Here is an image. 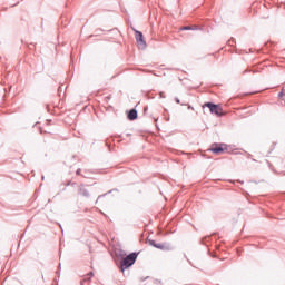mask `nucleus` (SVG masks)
I'll list each match as a JSON object with an SVG mask.
<instances>
[{"label": "nucleus", "instance_id": "7ed1b4c3", "mask_svg": "<svg viewBox=\"0 0 285 285\" xmlns=\"http://www.w3.org/2000/svg\"><path fill=\"white\" fill-rule=\"evenodd\" d=\"M210 150L215 155H224V153H228V145H226V144H215V145H212Z\"/></svg>", "mask_w": 285, "mask_h": 285}, {"label": "nucleus", "instance_id": "9d476101", "mask_svg": "<svg viewBox=\"0 0 285 285\" xmlns=\"http://www.w3.org/2000/svg\"><path fill=\"white\" fill-rule=\"evenodd\" d=\"M189 110H195V108H193L191 106L188 107Z\"/></svg>", "mask_w": 285, "mask_h": 285}, {"label": "nucleus", "instance_id": "6e6552de", "mask_svg": "<svg viewBox=\"0 0 285 285\" xmlns=\"http://www.w3.org/2000/svg\"><path fill=\"white\" fill-rule=\"evenodd\" d=\"M179 30H180V31H181V30H191V28H190V27H180Z\"/></svg>", "mask_w": 285, "mask_h": 285}, {"label": "nucleus", "instance_id": "1a4fd4ad", "mask_svg": "<svg viewBox=\"0 0 285 285\" xmlns=\"http://www.w3.org/2000/svg\"><path fill=\"white\" fill-rule=\"evenodd\" d=\"M284 96V91H281L278 97H283Z\"/></svg>", "mask_w": 285, "mask_h": 285}, {"label": "nucleus", "instance_id": "9b49d317", "mask_svg": "<svg viewBox=\"0 0 285 285\" xmlns=\"http://www.w3.org/2000/svg\"><path fill=\"white\" fill-rule=\"evenodd\" d=\"M80 173H81V169H78V170H77V175H80Z\"/></svg>", "mask_w": 285, "mask_h": 285}, {"label": "nucleus", "instance_id": "423d86ee", "mask_svg": "<svg viewBox=\"0 0 285 285\" xmlns=\"http://www.w3.org/2000/svg\"><path fill=\"white\" fill-rule=\"evenodd\" d=\"M128 119H129L130 121H135V119H137V110L131 109V110L129 111V114H128Z\"/></svg>", "mask_w": 285, "mask_h": 285}, {"label": "nucleus", "instance_id": "39448f33", "mask_svg": "<svg viewBox=\"0 0 285 285\" xmlns=\"http://www.w3.org/2000/svg\"><path fill=\"white\" fill-rule=\"evenodd\" d=\"M149 245L154 246V248H159V250L166 249V245L161 243H155V240H149Z\"/></svg>", "mask_w": 285, "mask_h": 285}, {"label": "nucleus", "instance_id": "20e7f679", "mask_svg": "<svg viewBox=\"0 0 285 285\" xmlns=\"http://www.w3.org/2000/svg\"><path fill=\"white\" fill-rule=\"evenodd\" d=\"M136 41L138 48H141L142 50L144 48H146V40H144V33H141L140 31H136Z\"/></svg>", "mask_w": 285, "mask_h": 285}, {"label": "nucleus", "instance_id": "f03ea898", "mask_svg": "<svg viewBox=\"0 0 285 285\" xmlns=\"http://www.w3.org/2000/svg\"><path fill=\"white\" fill-rule=\"evenodd\" d=\"M203 108H209L212 115H216V117L224 116V109H222V106L215 105L213 102H206L203 105Z\"/></svg>", "mask_w": 285, "mask_h": 285}, {"label": "nucleus", "instance_id": "0eeeda50", "mask_svg": "<svg viewBox=\"0 0 285 285\" xmlns=\"http://www.w3.org/2000/svg\"><path fill=\"white\" fill-rule=\"evenodd\" d=\"M79 194L83 195L86 197L88 195V191H86V189H83V188H80Z\"/></svg>", "mask_w": 285, "mask_h": 285}, {"label": "nucleus", "instance_id": "f257e3e1", "mask_svg": "<svg viewBox=\"0 0 285 285\" xmlns=\"http://www.w3.org/2000/svg\"><path fill=\"white\" fill-rule=\"evenodd\" d=\"M138 253H131L127 257H125L120 263L121 271H126V268H130L135 262H137Z\"/></svg>", "mask_w": 285, "mask_h": 285}]
</instances>
